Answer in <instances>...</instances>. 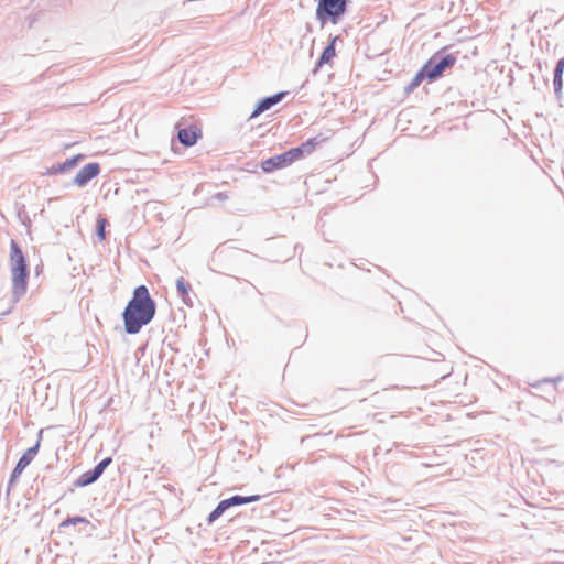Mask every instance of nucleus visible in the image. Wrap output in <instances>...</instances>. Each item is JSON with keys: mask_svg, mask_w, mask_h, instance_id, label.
I'll return each instance as SVG.
<instances>
[{"mask_svg": "<svg viewBox=\"0 0 564 564\" xmlns=\"http://www.w3.org/2000/svg\"><path fill=\"white\" fill-rule=\"evenodd\" d=\"M337 36H335L330 43L324 48L321 57H319V65H323V64H328L332 62V59L335 57L336 55V51H335V42L337 41Z\"/></svg>", "mask_w": 564, "mask_h": 564, "instance_id": "f8f14e48", "label": "nucleus"}, {"mask_svg": "<svg viewBox=\"0 0 564 564\" xmlns=\"http://www.w3.org/2000/svg\"><path fill=\"white\" fill-rule=\"evenodd\" d=\"M84 158V155L82 154H77L68 160H66L63 164L59 165L58 167V172H64L66 170H69L72 167H74L75 165H77V163Z\"/></svg>", "mask_w": 564, "mask_h": 564, "instance_id": "a211bd4d", "label": "nucleus"}, {"mask_svg": "<svg viewBox=\"0 0 564 564\" xmlns=\"http://www.w3.org/2000/svg\"><path fill=\"white\" fill-rule=\"evenodd\" d=\"M106 225H107V220L105 218L97 219V227H98L97 236L100 240H104L106 238V232H105Z\"/></svg>", "mask_w": 564, "mask_h": 564, "instance_id": "aec40b11", "label": "nucleus"}, {"mask_svg": "<svg viewBox=\"0 0 564 564\" xmlns=\"http://www.w3.org/2000/svg\"><path fill=\"white\" fill-rule=\"evenodd\" d=\"M176 289H177V292L180 293L181 297L183 299L184 303H187L189 300L188 295L192 290L191 284L188 282H186L183 278H180L176 281Z\"/></svg>", "mask_w": 564, "mask_h": 564, "instance_id": "dca6fc26", "label": "nucleus"}, {"mask_svg": "<svg viewBox=\"0 0 564 564\" xmlns=\"http://www.w3.org/2000/svg\"><path fill=\"white\" fill-rule=\"evenodd\" d=\"M156 312L154 300L150 296L145 285L134 289L131 300L128 302L123 313L124 329L128 334H137L149 324Z\"/></svg>", "mask_w": 564, "mask_h": 564, "instance_id": "f257e3e1", "label": "nucleus"}, {"mask_svg": "<svg viewBox=\"0 0 564 564\" xmlns=\"http://www.w3.org/2000/svg\"><path fill=\"white\" fill-rule=\"evenodd\" d=\"M10 272L12 292L17 300L23 296L28 288L29 270L26 259L17 241L10 242Z\"/></svg>", "mask_w": 564, "mask_h": 564, "instance_id": "f03ea898", "label": "nucleus"}, {"mask_svg": "<svg viewBox=\"0 0 564 564\" xmlns=\"http://www.w3.org/2000/svg\"><path fill=\"white\" fill-rule=\"evenodd\" d=\"M324 141V138L314 137L303 142L301 145L292 148L291 151L295 162L303 159L305 155L312 154L316 150L317 145H319Z\"/></svg>", "mask_w": 564, "mask_h": 564, "instance_id": "0eeeda50", "label": "nucleus"}, {"mask_svg": "<svg viewBox=\"0 0 564 564\" xmlns=\"http://www.w3.org/2000/svg\"><path fill=\"white\" fill-rule=\"evenodd\" d=\"M111 457L102 459L93 470H88L82 474L76 485L79 487H85L93 484L102 475L104 470L108 465L111 464Z\"/></svg>", "mask_w": 564, "mask_h": 564, "instance_id": "423d86ee", "label": "nucleus"}, {"mask_svg": "<svg viewBox=\"0 0 564 564\" xmlns=\"http://www.w3.org/2000/svg\"><path fill=\"white\" fill-rule=\"evenodd\" d=\"M78 523L89 524V521L87 519L83 518V517H73V518H67L66 520H64L61 523V527L62 528H66V527L75 525V524H78Z\"/></svg>", "mask_w": 564, "mask_h": 564, "instance_id": "6ab92c4d", "label": "nucleus"}, {"mask_svg": "<svg viewBox=\"0 0 564 564\" xmlns=\"http://www.w3.org/2000/svg\"><path fill=\"white\" fill-rule=\"evenodd\" d=\"M563 72H564V58H562L557 62V65L555 67V72H554V89L557 95L561 93L562 87H563Z\"/></svg>", "mask_w": 564, "mask_h": 564, "instance_id": "4468645a", "label": "nucleus"}, {"mask_svg": "<svg viewBox=\"0 0 564 564\" xmlns=\"http://www.w3.org/2000/svg\"><path fill=\"white\" fill-rule=\"evenodd\" d=\"M346 6L347 0H318L316 17L322 23L329 20L335 24L345 13Z\"/></svg>", "mask_w": 564, "mask_h": 564, "instance_id": "7ed1b4c3", "label": "nucleus"}, {"mask_svg": "<svg viewBox=\"0 0 564 564\" xmlns=\"http://www.w3.org/2000/svg\"><path fill=\"white\" fill-rule=\"evenodd\" d=\"M39 447H40V443L37 442L35 446L29 448L22 455V457L19 459V462L13 470L14 476L20 475L30 465V463L33 460V458L37 454Z\"/></svg>", "mask_w": 564, "mask_h": 564, "instance_id": "9b49d317", "label": "nucleus"}, {"mask_svg": "<svg viewBox=\"0 0 564 564\" xmlns=\"http://www.w3.org/2000/svg\"><path fill=\"white\" fill-rule=\"evenodd\" d=\"M456 63V57L453 54H447L437 61V55H433L423 66L426 74L427 80L434 82L440 78L444 70L452 68Z\"/></svg>", "mask_w": 564, "mask_h": 564, "instance_id": "20e7f679", "label": "nucleus"}, {"mask_svg": "<svg viewBox=\"0 0 564 564\" xmlns=\"http://www.w3.org/2000/svg\"><path fill=\"white\" fill-rule=\"evenodd\" d=\"M427 79V74L424 69V67H422L421 70H419L415 76L413 77V79L410 82V84L408 85V87H405V93L406 94H410L411 91H413L416 87H419L421 85V83L424 80V79Z\"/></svg>", "mask_w": 564, "mask_h": 564, "instance_id": "2eb2a0df", "label": "nucleus"}, {"mask_svg": "<svg viewBox=\"0 0 564 564\" xmlns=\"http://www.w3.org/2000/svg\"><path fill=\"white\" fill-rule=\"evenodd\" d=\"M294 162H295V160H294V156H293L292 151L290 149V150H288L286 152H284L282 154H279V155L272 156V158H270L268 160H264L261 163V169L265 173H271V172H273L275 170L286 167V166L291 165Z\"/></svg>", "mask_w": 564, "mask_h": 564, "instance_id": "39448f33", "label": "nucleus"}, {"mask_svg": "<svg viewBox=\"0 0 564 564\" xmlns=\"http://www.w3.org/2000/svg\"><path fill=\"white\" fill-rule=\"evenodd\" d=\"M284 95V93H279L276 95L262 99L252 111L250 118H257L262 112L270 109L272 106L276 105L283 98Z\"/></svg>", "mask_w": 564, "mask_h": 564, "instance_id": "9d476101", "label": "nucleus"}, {"mask_svg": "<svg viewBox=\"0 0 564 564\" xmlns=\"http://www.w3.org/2000/svg\"><path fill=\"white\" fill-rule=\"evenodd\" d=\"M177 137L182 144L185 147H192L202 137V131L197 126H191L188 128L181 129Z\"/></svg>", "mask_w": 564, "mask_h": 564, "instance_id": "1a4fd4ad", "label": "nucleus"}, {"mask_svg": "<svg viewBox=\"0 0 564 564\" xmlns=\"http://www.w3.org/2000/svg\"><path fill=\"white\" fill-rule=\"evenodd\" d=\"M100 172L98 163H88L76 174L74 183L78 186H85L89 181L96 177Z\"/></svg>", "mask_w": 564, "mask_h": 564, "instance_id": "6e6552de", "label": "nucleus"}, {"mask_svg": "<svg viewBox=\"0 0 564 564\" xmlns=\"http://www.w3.org/2000/svg\"><path fill=\"white\" fill-rule=\"evenodd\" d=\"M259 499H260L259 495H253V496H248V497L234 496V497H231L229 499H225L224 501H225L227 508H229L231 506H238V505L254 502V501H258Z\"/></svg>", "mask_w": 564, "mask_h": 564, "instance_id": "ddd939ff", "label": "nucleus"}, {"mask_svg": "<svg viewBox=\"0 0 564 564\" xmlns=\"http://www.w3.org/2000/svg\"><path fill=\"white\" fill-rule=\"evenodd\" d=\"M227 506L225 503L224 500H221L218 506L209 513L208 516V523H213L214 521H216L226 510H227Z\"/></svg>", "mask_w": 564, "mask_h": 564, "instance_id": "f3484780", "label": "nucleus"}]
</instances>
